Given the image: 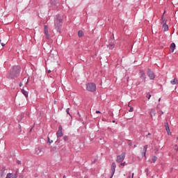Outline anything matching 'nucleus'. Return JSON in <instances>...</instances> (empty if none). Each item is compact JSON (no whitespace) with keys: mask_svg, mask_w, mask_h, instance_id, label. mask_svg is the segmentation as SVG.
<instances>
[{"mask_svg":"<svg viewBox=\"0 0 178 178\" xmlns=\"http://www.w3.org/2000/svg\"><path fill=\"white\" fill-rule=\"evenodd\" d=\"M21 70H22V67H20V66L19 65L13 66L10 69V73L8 74V75H7V79H9L10 80H13L19 77V76H20Z\"/></svg>","mask_w":178,"mask_h":178,"instance_id":"obj_1","label":"nucleus"},{"mask_svg":"<svg viewBox=\"0 0 178 178\" xmlns=\"http://www.w3.org/2000/svg\"><path fill=\"white\" fill-rule=\"evenodd\" d=\"M63 23V17L60 15H57L54 17V27L56 31L60 33V30H62V24Z\"/></svg>","mask_w":178,"mask_h":178,"instance_id":"obj_2","label":"nucleus"},{"mask_svg":"<svg viewBox=\"0 0 178 178\" xmlns=\"http://www.w3.org/2000/svg\"><path fill=\"white\" fill-rule=\"evenodd\" d=\"M63 128L62 127V125H60L58 127V131H57V140L55 142L56 145H59V143H60V137H63Z\"/></svg>","mask_w":178,"mask_h":178,"instance_id":"obj_3","label":"nucleus"},{"mask_svg":"<svg viewBox=\"0 0 178 178\" xmlns=\"http://www.w3.org/2000/svg\"><path fill=\"white\" fill-rule=\"evenodd\" d=\"M86 90L90 92H95L97 91V86L94 83H87Z\"/></svg>","mask_w":178,"mask_h":178,"instance_id":"obj_4","label":"nucleus"},{"mask_svg":"<svg viewBox=\"0 0 178 178\" xmlns=\"http://www.w3.org/2000/svg\"><path fill=\"white\" fill-rule=\"evenodd\" d=\"M124 158H126V153L122 152L120 155L117 156L116 162L120 163V162H123L124 161Z\"/></svg>","mask_w":178,"mask_h":178,"instance_id":"obj_5","label":"nucleus"},{"mask_svg":"<svg viewBox=\"0 0 178 178\" xmlns=\"http://www.w3.org/2000/svg\"><path fill=\"white\" fill-rule=\"evenodd\" d=\"M116 44V42L113 39H110L108 40V44H107V48H109V49H113L115 48V45Z\"/></svg>","mask_w":178,"mask_h":178,"instance_id":"obj_6","label":"nucleus"},{"mask_svg":"<svg viewBox=\"0 0 178 178\" xmlns=\"http://www.w3.org/2000/svg\"><path fill=\"white\" fill-rule=\"evenodd\" d=\"M147 76L149 78L150 80H154L155 79V74L152 71V69L148 68L147 69Z\"/></svg>","mask_w":178,"mask_h":178,"instance_id":"obj_7","label":"nucleus"},{"mask_svg":"<svg viewBox=\"0 0 178 178\" xmlns=\"http://www.w3.org/2000/svg\"><path fill=\"white\" fill-rule=\"evenodd\" d=\"M139 76H140V79H141V80H143L144 83H145V79H147V75H145V72L140 70L139 72Z\"/></svg>","mask_w":178,"mask_h":178,"instance_id":"obj_8","label":"nucleus"},{"mask_svg":"<svg viewBox=\"0 0 178 178\" xmlns=\"http://www.w3.org/2000/svg\"><path fill=\"white\" fill-rule=\"evenodd\" d=\"M115 172H116V163L113 162L111 164V173L112 176L115 175Z\"/></svg>","mask_w":178,"mask_h":178,"instance_id":"obj_9","label":"nucleus"},{"mask_svg":"<svg viewBox=\"0 0 178 178\" xmlns=\"http://www.w3.org/2000/svg\"><path fill=\"white\" fill-rule=\"evenodd\" d=\"M44 34L46 35L47 40H49V33L48 32V26L47 25L44 26Z\"/></svg>","mask_w":178,"mask_h":178,"instance_id":"obj_10","label":"nucleus"},{"mask_svg":"<svg viewBox=\"0 0 178 178\" xmlns=\"http://www.w3.org/2000/svg\"><path fill=\"white\" fill-rule=\"evenodd\" d=\"M6 170V169L5 168H3L0 170V177H1V178L5 177V175H6V173L5 172Z\"/></svg>","mask_w":178,"mask_h":178,"instance_id":"obj_11","label":"nucleus"},{"mask_svg":"<svg viewBox=\"0 0 178 178\" xmlns=\"http://www.w3.org/2000/svg\"><path fill=\"white\" fill-rule=\"evenodd\" d=\"M175 49H176V44L173 42L170 46V52H175Z\"/></svg>","mask_w":178,"mask_h":178,"instance_id":"obj_12","label":"nucleus"},{"mask_svg":"<svg viewBox=\"0 0 178 178\" xmlns=\"http://www.w3.org/2000/svg\"><path fill=\"white\" fill-rule=\"evenodd\" d=\"M163 31H169V25L166 24V21L163 24Z\"/></svg>","mask_w":178,"mask_h":178,"instance_id":"obj_13","label":"nucleus"},{"mask_svg":"<svg viewBox=\"0 0 178 178\" xmlns=\"http://www.w3.org/2000/svg\"><path fill=\"white\" fill-rule=\"evenodd\" d=\"M148 149V145H145L143 148V152L142 153V156H145V154H147V149Z\"/></svg>","mask_w":178,"mask_h":178,"instance_id":"obj_14","label":"nucleus"},{"mask_svg":"<svg viewBox=\"0 0 178 178\" xmlns=\"http://www.w3.org/2000/svg\"><path fill=\"white\" fill-rule=\"evenodd\" d=\"M35 152H36L37 155H40V154H41V152H42V148L37 147L35 149Z\"/></svg>","mask_w":178,"mask_h":178,"instance_id":"obj_15","label":"nucleus"},{"mask_svg":"<svg viewBox=\"0 0 178 178\" xmlns=\"http://www.w3.org/2000/svg\"><path fill=\"white\" fill-rule=\"evenodd\" d=\"M78 36L79 38H81V37H84V32L83 31L80 30L78 31Z\"/></svg>","mask_w":178,"mask_h":178,"instance_id":"obj_16","label":"nucleus"},{"mask_svg":"<svg viewBox=\"0 0 178 178\" xmlns=\"http://www.w3.org/2000/svg\"><path fill=\"white\" fill-rule=\"evenodd\" d=\"M21 92L23 93V95L27 98L29 97V92L26 91L24 89H22Z\"/></svg>","mask_w":178,"mask_h":178,"instance_id":"obj_17","label":"nucleus"},{"mask_svg":"<svg viewBox=\"0 0 178 178\" xmlns=\"http://www.w3.org/2000/svg\"><path fill=\"white\" fill-rule=\"evenodd\" d=\"M171 84H172V86H175V84H177L178 83V80L177 79H174L170 81Z\"/></svg>","mask_w":178,"mask_h":178,"instance_id":"obj_18","label":"nucleus"},{"mask_svg":"<svg viewBox=\"0 0 178 178\" xmlns=\"http://www.w3.org/2000/svg\"><path fill=\"white\" fill-rule=\"evenodd\" d=\"M50 3L52 6H56V0H50Z\"/></svg>","mask_w":178,"mask_h":178,"instance_id":"obj_19","label":"nucleus"},{"mask_svg":"<svg viewBox=\"0 0 178 178\" xmlns=\"http://www.w3.org/2000/svg\"><path fill=\"white\" fill-rule=\"evenodd\" d=\"M165 127L166 131H169L170 130V129L169 128V123L168 122L165 123Z\"/></svg>","mask_w":178,"mask_h":178,"instance_id":"obj_20","label":"nucleus"},{"mask_svg":"<svg viewBox=\"0 0 178 178\" xmlns=\"http://www.w3.org/2000/svg\"><path fill=\"white\" fill-rule=\"evenodd\" d=\"M17 172H19V170H17L15 174L11 175V178H17Z\"/></svg>","mask_w":178,"mask_h":178,"instance_id":"obj_21","label":"nucleus"},{"mask_svg":"<svg viewBox=\"0 0 178 178\" xmlns=\"http://www.w3.org/2000/svg\"><path fill=\"white\" fill-rule=\"evenodd\" d=\"M157 160H158V157H156V156H154L152 157V162H153V163H155V162H156Z\"/></svg>","mask_w":178,"mask_h":178,"instance_id":"obj_22","label":"nucleus"},{"mask_svg":"<svg viewBox=\"0 0 178 178\" xmlns=\"http://www.w3.org/2000/svg\"><path fill=\"white\" fill-rule=\"evenodd\" d=\"M50 151H51V152H56V146H54V147H51Z\"/></svg>","mask_w":178,"mask_h":178,"instance_id":"obj_23","label":"nucleus"},{"mask_svg":"<svg viewBox=\"0 0 178 178\" xmlns=\"http://www.w3.org/2000/svg\"><path fill=\"white\" fill-rule=\"evenodd\" d=\"M152 118V116H155V110H152V111L149 112Z\"/></svg>","mask_w":178,"mask_h":178,"instance_id":"obj_24","label":"nucleus"},{"mask_svg":"<svg viewBox=\"0 0 178 178\" xmlns=\"http://www.w3.org/2000/svg\"><path fill=\"white\" fill-rule=\"evenodd\" d=\"M160 23H161V24L165 23V18L163 17V15L162 16L161 19L160 20Z\"/></svg>","mask_w":178,"mask_h":178,"instance_id":"obj_25","label":"nucleus"},{"mask_svg":"<svg viewBox=\"0 0 178 178\" xmlns=\"http://www.w3.org/2000/svg\"><path fill=\"white\" fill-rule=\"evenodd\" d=\"M6 178H12V173H8Z\"/></svg>","mask_w":178,"mask_h":178,"instance_id":"obj_26","label":"nucleus"},{"mask_svg":"<svg viewBox=\"0 0 178 178\" xmlns=\"http://www.w3.org/2000/svg\"><path fill=\"white\" fill-rule=\"evenodd\" d=\"M47 143H49V144H52V143H54V140H51V139L49 138V137L47 138Z\"/></svg>","mask_w":178,"mask_h":178,"instance_id":"obj_27","label":"nucleus"},{"mask_svg":"<svg viewBox=\"0 0 178 178\" xmlns=\"http://www.w3.org/2000/svg\"><path fill=\"white\" fill-rule=\"evenodd\" d=\"M63 140H64V141H68L69 137H67V136H65L63 137Z\"/></svg>","mask_w":178,"mask_h":178,"instance_id":"obj_28","label":"nucleus"},{"mask_svg":"<svg viewBox=\"0 0 178 178\" xmlns=\"http://www.w3.org/2000/svg\"><path fill=\"white\" fill-rule=\"evenodd\" d=\"M128 145L129 147H131V145H133V143H131V140H128Z\"/></svg>","mask_w":178,"mask_h":178,"instance_id":"obj_29","label":"nucleus"},{"mask_svg":"<svg viewBox=\"0 0 178 178\" xmlns=\"http://www.w3.org/2000/svg\"><path fill=\"white\" fill-rule=\"evenodd\" d=\"M142 81H138L136 83V86H140V84H141Z\"/></svg>","mask_w":178,"mask_h":178,"instance_id":"obj_30","label":"nucleus"},{"mask_svg":"<svg viewBox=\"0 0 178 178\" xmlns=\"http://www.w3.org/2000/svg\"><path fill=\"white\" fill-rule=\"evenodd\" d=\"M69 111H70V108H67L66 109V113H67V115H69L70 116V113L69 112Z\"/></svg>","mask_w":178,"mask_h":178,"instance_id":"obj_31","label":"nucleus"},{"mask_svg":"<svg viewBox=\"0 0 178 178\" xmlns=\"http://www.w3.org/2000/svg\"><path fill=\"white\" fill-rule=\"evenodd\" d=\"M134 111V108L131 107L130 109L129 110V112H133Z\"/></svg>","mask_w":178,"mask_h":178,"instance_id":"obj_32","label":"nucleus"},{"mask_svg":"<svg viewBox=\"0 0 178 178\" xmlns=\"http://www.w3.org/2000/svg\"><path fill=\"white\" fill-rule=\"evenodd\" d=\"M17 163L18 165H22V161H21L20 160H17Z\"/></svg>","mask_w":178,"mask_h":178,"instance_id":"obj_33","label":"nucleus"},{"mask_svg":"<svg viewBox=\"0 0 178 178\" xmlns=\"http://www.w3.org/2000/svg\"><path fill=\"white\" fill-rule=\"evenodd\" d=\"M1 41L2 40L0 39V44L1 45V47H4L5 46V43H2Z\"/></svg>","mask_w":178,"mask_h":178,"instance_id":"obj_34","label":"nucleus"},{"mask_svg":"<svg viewBox=\"0 0 178 178\" xmlns=\"http://www.w3.org/2000/svg\"><path fill=\"white\" fill-rule=\"evenodd\" d=\"M167 133H168V136H171L172 135V132H170V131H167Z\"/></svg>","mask_w":178,"mask_h":178,"instance_id":"obj_35","label":"nucleus"},{"mask_svg":"<svg viewBox=\"0 0 178 178\" xmlns=\"http://www.w3.org/2000/svg\"><path fill=\"white\" fill-rule=\"evenodd\" d=\"M120 165V166H124V165H126V162L121 163Z\"/></svg>","mask_w":178,"mask_h":178,"instance_id":"obj_36","label":"nucleus"},{"mask_svg":"<svg viewBox=\"0 0 178 178\" xmlns=\"http://www.w3.org/2000/svg\"><path fill=\"white\" fill-rule=\"evenodd\" d=\"M148 99H151V95H149L148 96H146Z\"/></svg>","mask_w":178,"mask_h":178,"instance_id":"obj_37","label":"nucleus"},{"mask_svg":"<svg viewBox=\"0 0 178 178\" xmlns=\"http://www.w3.org/2000/svg\"><path fill=\"white\" fill-rule=\"evenodd\" d=\"M18 127H19V130H22V125L19 124Z\"/></svg>","mask_w":178,"mask_h":178,"instance_id":"obj_38","label":"nucleus"},{"mask_svg":"<svg viewBox=\"0 0 178 178\" xmlns=\"http://www.w3.org/2000/svg\"><path fill=\"white\" fill-rule=\"evenodd\" d=\"M145 172L146 173H148V172H149L148 168H146V169L145 170Z\"/></svg>","mask_w":178,"mask_h":178,"instance_id":"obj_39","label":"nucleus"},{"mask_svg":"<svg viewBox=\"0 0 178 178\" xmlns=\"http://www.w3.org/2000/svg\"><path fill=\"white\" fill-rule=\"evenodd\" d=\"M96 113H101V111H96Z\"/></svg>","mask_w":178,"mask_h":178,"instance_id":"obj_40","label":"nucleus"},{"mask_svg":"<svg viewBox=\"0 0 178 178\" xmlns=\"http://www.w3.org/2000/svg\"><path fill=\"white\" fill-rule=\"evenodd\" d=\"M47 73H51V70H47Z\"/></svg>","mask_w":178,"mask_h":178,"instance_id":"obj_41","label":"nucleus"},{"mask_svg":"<svg viewBox=\"0 0 178 178\" xmlns=\"http://www.w3.org/2000/svg\"><path fill=\"white\" fill-rule=\"evenodd\" d=\"M22 86H23V84L22 83H19V87H22Z\"/></svg>","mask_w":178,"mask_h":178,"instance_id":"obj_42","label":"nucleus"},{"mask_svg":"<svg viewBox=\"0 0 178 178\" xmlns=\"http://www.w3.org/2000/svg\"><path fill=\"white\" fill-rule=\"evenodd\" d=\"M148 136H151V133H148L147 137H148Z\"/></svg>","mask_w":178,"mask_h":178,"instance_id":"obj_43","label":"nucleus"},{"mask_svg":"<svg viewBox=\"0 0 178 178\" xmlns=\"http://www.w3.org/2000/svg\"><path fill=\"white\" fill-rule=\"evenodd\" d=\"M113 175H112V172H111V176L110 177V178H113Z\"/></svg>","mask_w":178,"mask_h":178,"instance_id":"obj_44","label":"nucleus"},{"mask_svg":"<svg viewBox=\"0 0 178 178\" xmlns=\"http://www.w3.org/2000/svg\"><path fill=\"white\" fill-rule=\"evenodd\" d=\"M23 116H24V114H22V115H21V118H23Z\"/></svg>","mask_w":178,"mask_h":178,"instance_id":"obj_45","label":"nucleus"},{"mask_svg":"<svg viewBox=\"0 0 178 178\" xmlns=\"http://www.w3.org/2000/svg\"><path fill=\"white\" fill-rule=\"evenodd\" d=\"M19 178H23V175H20V176H19Z\"/></svg>","mask_w":178,"mask_h":178,"instance_id":"obj_46","label":"nucleus"},{"mask_svg":"<svg viewBox=\"0 0 178 178\" xmlns=\"http://www.w3.org/2000/svg\"><path fill=\"white\" fill-rule=\"evenodd\" d=\"M136 147H137V145H134V148H136Z\"/></svg>","mask_w":178,"mask_h":178,"instance_id":"obj_47","label":"nucleus"},{"mask_svg":"<svg viewBox=\"0 0 178 178\" xmlns=\"http://www.w3.org/2000/svg\"><path fill=\"white\" fill-rule=\"evenodd\" d=\"M161 115H163V111H161Z\"/></svg>","mask_w":178,"mask_h":178,"instance_id":"obj_48","label":"nucleus"},{"mask_svg":"<svg viewBox=\"0 0 178 178\" xmlns=\"http://www.w3.org/2000/svg\"><path fill=\"white\" fill-rule=\"evenodd\" d=\"M63 177V178H65V177H66V175H64Z\"/></svg>","mask_w":178,"mask_h":178,"instance_id":"obj_49","label":"nucleus"},{"mask_svg":"<svg viewBox=\"0 0 178 178\" xmlns=\"http://www.w3.org/2000/svg\"><path fill=\"white\" fill-rule=\"evenodd\" d=\"M159 102H161V98L159 99Z\"/></svg>","mask_w":178,"mask_h":178,"instance_id":"obj_50","label":"nucleus"},{"mask_svg":"<svg viewBox=\"0 0 178 178\" xmlns=\"http://www.w3.org/2000/svg\"><path fill=\"white\" fill-rule=\"evenodd\" d=\"M147 173V176H148V175H149L148 172H146Z\"/></svg>","mask_w":178,"mask_h":178,"instance_id":"obj_51","label":"nucleus"},{"mask_svg":"<svg viewBox=\"0 0 178 178\" xmlns=\"http://www.w3.org/2000/svg\"><path fill=\"white\" fill-rule=\"evenodd\" d=\"M127 81H129V77H127Z\"/></svg>","mask_w":178,"mask_h":178,"instance_id":"obj_52","label":"nucleus"},{"mask_svg":"<svg viewBox=\"0 0 178 178\" xmlns=\"http://www.w3.org/2000/svg\"><path fill=\"white\" fill-rule=\"evenodd\" d=\"M54 104H56V101H54Z\"/></svg>","mask_w":178,"mask_h":178,"instance_id":"obj_53","label":"nucleus"},{"mask_svg":"<svg viewBox=\"0 0 178 178\" xmlns=\"http://www.w3.org/2000/svg\"><path fill=\"white\" fill-rule=\"evenodd\" d=\"M113 123H115V120L113 121Z\"/></svg>","mask_w":178,"mask_h":178,"instance_id":"obj_54","label":"nucleus"},{"mask_svg":"<svg viewBox=\"0 0 178 178\" xmlns=\"http://www.w3.org/2000/svg\"><path fill=\"white\" fill-rule=\"evenodd\" d=\"M78 114L79 115V116H80V113H78Z\"/></svg>","mask_w":178,"mask_h":178,"instance_id":"obj_55","label":"nucleus"},{"mask_svg":"<svg viewBox=\"0 0 178 178\" xmlns=\"http://www.w3.org/2000/svg\"><path fill=\"white\" fill-rule=\"evenodd\" d=\"M177 139L178 140V137L177 138Z\"/></svg>","mask_w":178,"mask_h":178,"instance_id":"obj_56","label":"nucleus"},{"mask_svg":"<svg viewBox=\"0 0 178 178\" xmlns=\"http://www.w3.org/2000/svg\"><path fill=\"white\" fill-rule=\"evenodd\" d=\"M129 177L130 178V175L129 176Z\"/></svg>","mask_w":178,"mask_h":178,"instance_id":"obj_57","label":"nucleus"},{"mask_svg":"<svg viewBox=\"0 0 178 178\" xmlns=\"http://www.w3.org/2000/svg\"><path fill=\"white\" fill-rule=\"evenodd\" d=\"M140 178V177H139Z\"/></svg>","mask_w":178,"mask_h":178,"instance_id":"obj_58","label":"nucleus"}]
</instances>
